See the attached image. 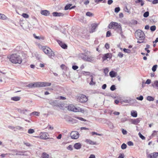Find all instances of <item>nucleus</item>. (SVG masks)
Listing matches in <instances>:
<instances>
[{"instance_id": "1", "label": "nucleus", "mask_w": 158, "mask_h": 158, "mask_svg": "<svg viewBox=\"0 0 158 158\" xmlns=\"http://www.w3.org/2000/svg\"><path fill=\"white\" fill-rule=\"evenodd\" d=\"M108 27L110 29H113L119 33L122 36H123L121 26L118 23L112 22L109 24Z\"/></svg>"}, {"instance_id": "54", "label": "nucleus", "mask_w": 158, "mask_h": 158, "mask_svg": "<svg viewBox=\"0 0 158 158\" xmlns=\"http://www.w3.org/2000/svg\"><path fill=\"white\" fill-rule=\"evenodd\" d=\"M152 154L154 158H156L158 156V153L157 152H154Z\"/></svg>"}, {"instance_id": "4", "label": "nucleus", "mask_w": 158, "mask_h": 158, "mask_svg": "<svg viewBox=\"0 0 158 158\" xmlns=\"http://www.w3.org/2000/svg\"><path fill=\"white\" fill-rule=\"evenodd\" d=\"M42 49L44 52L48 56L51 58L52 56H54L55 54L49 48L44 46L42 47Z\"/></svg>"}, {"instance_id": "56", "label": "nucleus", "mask_w": 158, "mask_h": 158, "mask_svg": "<svg viewBox=\"0 0 158 158\" xmlns=\"http://www.w3.org/2000/svg\"><path fill=\"white\" fill-rule=\"evenodd\" d=\"M130 100L131 101V102L130 103L134 104L136 102V101L135 99H131L130 98Z\"/></svg>"}, {"instance_id": "32", "label": "nucleus", "mask_w": 158, "mask_h": 158, "mask_svg": "<svg viewBox=\"0 0 158 158\" xmlns=\"http://www.w3.org/2000/svg\"><path fill=\"white\" fill-rule=\"evenodd\" d=\"M27 110L26 109H23V110L19 109L18 111L19 112L25 114V112L27 111Z\"/></svg>"}, {"instance_id": "2", "label": "nucleus", "mask_w": 158, "mask_h": 158, "mask_svg": "<svg viewBox=\"0 0 158 158\" xmlns=\"http://www.w3.org/2000/svg\"><path fill=\"white\" fill-rule=\"evenodd\" d=\"M8 58L10 61L13 64H20L22 61L21 57L16 54H13L10 56Z\"/></svg>"}, {"instance_id": "63", "label": "nucleus", "mask_w": 158, "mask_h": 158, "mask_svg": "<svg viewBox=\"0 0 158 158\" xmlns=\"http://www.w3.org/2000/svg\"><path fill=\"white\" fill-rule=\"evenodd\" d=\"M148 157L149 158H154L153 156V155L152 153H151V154H148Z\"/></svg>"}, {"instance_id": "47", "label": "nucleus", "mask_w": 158, "mask_h": 158, "mask_svg": "<svg viewBox=\"0 0 158 158\" xmlns=\"http://www.w3.org/2000/svg\"><path fill=\"white\" fill-rule=\"evenodd\" d=\"M109 72L108 69L107 68H105L104 70V73L105 75H106Z\"/></svg>"}, {"instance_id": "8", "label": "nucleus", "mask_w": 158, "mask_h": 158, "mask_svg": "<svg viewBox=\"0 0 158 158\" xmlns=\"http://www.w3.org/2000/svg\"><path fill=\"white\" fill-rule=\"evenodd\" d=\"M40 82H35L33 83H31L28 84L27 86L30 88L40 87Z\"/></svg>"}, {"instance_id": "10", "label": "nucleus", "mask_w": 158, "mask_h": 158, "mask_svg": "<svg viewBox=\"0 0 158 158\" xmlns=\"http://www.w3.org/2000/svg\"><path fill=\"white\" fill-rule=\"evenodd\" d=\"M48 134L47 132L41 133L40 134V138L42 139H46L48 138Z\"/></svg>"}, {"instance_id": "20", "label": "nucleus", "mask_w": 158, "mask_h": 158, "mask_svg": "<svg viewBox=\"0 0 158 158\" xmlns=\"http://www.w3.org/2000/svg\"><path fill=\"white\" fill-rule=\"evenodd\" d=\"M81 145L80 143H77L74 145V148L76 149H79L81 148Z\"/></svg>"}, {"instance_id": "61", "label": "nucleus", "mask_w": 158, "mask_h": 158, "mask_svg": "<svg viewBox=\"0 0 158 158\" xmlns=\"http://www.w3.org/2000/svg\"><path fill=\"white\" fill-rule=\"evenodd\" d=\"M67 149L69 150H73L72 146L71 145H69L67 147Z\"/></svg>"}, {"instance_id": "24", "label": "nucleus", "mask_w": 158, "mask_h": 158, "mask_svg": "<svg viewBox=\"0 0 158 158\" xmlns=\"http://www.w3.org/2000/svg\"><path fill=\"white\" fill-rule=\"evenodd\" d=\"M71 6H72L71 4H69V5H66L64 7V10H68V9H70L73 8L74 7H75V6H73V7H70Z\"/></svg>"}, {"instance_id": "11", "label": "nucleus", "mask_w": 158, "mask_h": 158, "mask_svg": "<svg viewBox=\"0 0 158 158\" xmlns=\"http://www.w3.org/2000/svg\"><path fill=\"white\" fill-rule=\"evenodd\" d=\"M88 52H89L87 51V52L86 53H80L78 54V57L80 58H81L83 60H85L87 54H88Z\"/></svg>"}, {"instance_id": "29", "label": "nucleus", "mask_w": 158, "mask_h": 158, "mask_svg": "<svg viewBox=\"0 0 158 158\" xmlns=\"http://www.w3.org/2000/svg\"><path fill=\"white\" fill-rule=\"evenodd\" d=\"M49 156V155L45 152L43 153L42 155V157L43 158H48Z\"/></svg>"}, {"instance_id": "30", "label": "nucleus", "mask_w": 158, "mask_h": 158, "mask_svg": "<svg viewBox=\"0 0 158 158\" xmlns=\"http://www.w3.org/2000/svg\"><path fill=\"white\" fill-rule=\"evenodd\" d=\"M7 19L6 16L3 14H0V19L5 20Z\"/></svg>"}, {"instance_id": "35", "label": "nucleus", "mask_w": 158, "mask_h": 158, "mask_svg": "<svg viewBox=\"0 0 158 158\" xmlns=\"http://www.w3.org/2000/svg\"><path fill=\"white\" fill-rule=\"evenodd\" d=\"M86 16H89V17H92L94 15L92 13L90 12H87L86 13Z\"/></svg>"}, {"instance_id": "6", "label": "nucleus", "mask_w": 158, "mask_h": 158, "mask_svg": "<svg viewBox=\"0 0 158 158\" xmlns=\"http://www.w3.org/2000/svg\"><path fill=\"white\" fill-rule=\"evenodd\" d=\"M70 135L72 139H77L79 138V134L77 131H73L71 132Z\"/></svg>"}, {"instance_id": "43", "label": "nucleus", "mask_w": 158, "mask_h": 158, "mask_svg": "<svg viewBox=\"0 0 158 158\" xmlns=\"http://www.w3.org/2000/svg\"><path fill=\"white\" fill-rule=\"evenodd\" d=\"M35 132V131L33 129H29L28 131V132L29 134H32Z\"/></svg>"}, {"instance_id": "9", "label": "nucleus", "mask_w": 158, "mask_h": 158, "mask_svg": "<svg viewBox=\"0 0 158 158\" xmlns=\"http://www.w3.org/2000/svg\"><path fill=\"white\" fill-rule=\"evenodd\" d=\"M95 58L94 56L90 55L87 56V55L85 61L90 62H93L95 60Z\"/></svg>"}, {"instance_id": "28", "label": "nucleus", "mask_w": 158, "mask_h": 158, "mask_svg": "<svg viewBox=\"0 0 158 158\" xmlns=\"http://www.w3.org/2000/svg\"><path fill=\"white\" fill-rule=\"evenodd\" d=\"M49 103L50 104L54 106H56L57 105V101L56 100L55 101H49Z\"/></svg>"}, {"instance_id": "21", "label": "nucleus", "mask_w": 158, "mask_h": 158, "mask_svg": "<svg viewBox=\"0 0 158 158\" xmlns=\"http://www.w3.org/2000/svg\"><path fill=\"white\" fill-rule=\"evenodd\" d=\"M131 115L133 117H136L137 116V112L136 111L132 110L131 111Z\"/></svg>"}, {"instance_id": "37", "label": "nucleus", "mask_w": 158, "mask_h": 158, "mask_svg": "<svg viewBox=\"0 0 158 158\" xmlns=\"http://www.w3.org/2000/svg\"><path fill=\"white\" fill-rule=\"evenodd\" d=\"M127 146L124 143H123L121 146V148L122 149H125L127 148Z\"/></svg>"}, {"instance_id": "12", "label": "nucleus", "mask_w": 158, "mask_h": 158, "mask_svg": "<svg viewBox=\"0 0 158 158\" xmlns=\"http://www.w3.org/2000/svg\"><path fill=\"white\" fill-rule=\"evenodd\" d=\"M98 24L96 23H94L92 24L91 25V31H90V33H93L95 31V29L96 28L98 27Z\"/></svg>"}, {"instance_id": "33", "label": "nucleus", "mask_w": 158, "mask_h": 158, "mask_svg": "<svg viewBox=\"0 0 158 158\" xmlns=\"http://www.w3.org/2000/svg\"><path fill=\"white\" fill-rule=\"evenodd\" d=\"M147 99L149 101H153L154 99L152 97L150 96H148L147 98Z\"/></svg>"}, {"instance_id": "17", "label": "nucleus", "mask_w": 158, "mask_h": 158, "mask_svg": "<svg viewBox=\"0 0 158 158\" xmlns=\"http://www.w3.org/2000/svg\"><path fill=\"white\" fill-rule=\"evenodd\" d=\"M90 77H91V81L89 83V85H94L96 84V82L94 81V76L92 75H90Z\"/></svg>"}, {"instance_id": "40", "label": "nucleus", "mask_w": 158, "mask_h": 158, "mask_svg": "<svg viewBox=\"0 0 158 158\" xmlns=\"http://www.w3.org/2000/svg\"><path fill=\"white\" fill-rule=\"evenodd\" d=\"M149 12L148 11H146L144 13L143 16L144 17L146 18L147 17L149 16Z\"/></svg>"}, {"instance_id": "62", "label": "nucleus", "mask_w": 158, "mask_h": 158, "mask_svg": "<svg viewBox=\"0 0 158 158\" xmlns=\"http://www.w3.org/2000/svg\"><path fill=\"white\" fill-rule=\"evenodd\" d=\"M113 2L112 0H109L108 1L107 3L108 5H110L113 3Z\"/></svg>"}, {"instance_id": "16", "label": "nucleus", "mask_w": 158, "mask_h": 158, "mask_svg": "<svg viewBox=\"0 0 158 158\" xmlns=\"http://www.w3.org/2000/svg\"><path fill=\"white\" fill-rule=\"evenodd\" d=\"M52 15L54 16L55 17H60L63 16H64V14L61 13H58L57 12H53L52 13Z\"/></svg>"}, {"instance_id": "19", "label": "nucleus", "mask_w": 158, "mask_h": 158, "mask_svg": "<svg viewBox=\"0 0 158 158\" xmlns=\"http://www.w3.org/2000/svg\"><path fill=\"white\" fill-rule=\"evenodd\" d=\"M73 112H81L83 113L84 112V110L79 108V107H75L74 110H73Z\"/></svg>"}, {"instance_id": "38", "label": "nucleus", "mask_w": 158, "mask_h": 158, "mask_svg": "<svg viewBox=\"0 0 158 158\" xmlns=\"http://www.w3.org/2000/svg\"><path fill=\"white\" fill-rule=\"evenodd\" d=\"M16 155H24V152L22 151H19L16 153Z\"/></svg>"}, {"instance_id": "25", "label": "nucleus", "mask_w": 158, "mask_h": 158, "mask_svg": "<svg viewBox=\"0 0 158 158\" xmlns=\"http://www.w3.org/2000/svg\"><path fill=\"white\" fill-rule=\"evenodd\" d=\"M20 99V97L18 96L13 97L11 98V99L12 100L17 101H19Z\"/></svg>"}, {"instance_id": "27", "label": "nucleus", "mask_w": 158, "mask_h": 158, "mask_svg": "<svg viewBox=\"0 0 158 158\" xmlns=\"http://www.w3.org/2000/svg\"><path fill=\"white\" fill-rule=\"evenodd\" d=\"M107 124L108 125L109 127L111 129H113L114 127L113 124L111 122H108L107 123Z\"/></svg>"}, {"instance_id": "26", "label": "nucleus", "mask_w": 158, "mask_h": 158, "mask_svg": "<svg viewBox=\"0 0 158 158\" xmlns=\"http://www.w3.org/2000/svg\"><path fill=\"white\" fill-rule=\"evenodd\" d=\"M74 108L75 106H74L73 105H70L68 106V110H69L73 111V110H74Z\"/></svg>"}, {"instance_id": "46", "label": "nucleus", "mask_w": 158, "mask_h": 158, "mask_svg": "<svg viewBox=\"0 0 158 158\" xmlns=\"http://www.w3.org/2000/svg\"><path fill=\"white\" fill-rule=\"evenodd\" d=\"M22 15L23 17L25 18H27L29 17L28 15L26 13L23 14Z\"/></svg>"}, {"instance_id": "36", "label": "nucleus", "mask_w": 158, "mask_h": 158, "mask_svg": "<svg viewBox=\"0 0 158 158\" xmlns=\"http://www.w3.org/2000/svg\"><path fill=\"white\" fill-rule=\"evenodd\" d=\"M123 51L124 52L127 53H130L131 52V51L130 50L126 48H124Z\"/></svg>"}, {"instance_id": "49", "label": "nucleus", "mask_w": 158, "mask_h": 158, "mask_svg": "<svg viewBox=\"0 0 158 158\" xmlns=\"http://www.w3.org/2000/svg\"><path fill=\"white\" fill-rule=\"evenodd\" d=\"M143 97L142 95L140 96L139 97L136 98L137 100L140 101H142L143 99Z\"/></svg>"}, {"instance_id": "55", "label": "nucleus", "mask_w": 158, "mask_h": 158, "mask_svg": "<svg viewBox=\"0 0 158 158\" xmlns=\"http://www.w3.org/2000/svg\"><path fill=\"white\" fill-rule=\"evenodd\" d=\"M75 118L81 120V121H86V120L84 119L83 118H81V117H75Z\"/></svg>"}, {"instance_id": "7", "label": "nucleus", "mask_w": 158, "mask_h": 158, "mask_svg": "<svg viewBox=\"0 0 158 158\" xmlns=\"http://www.w3.org/2000/svg\"><path fill=\"white\" fill-rule=\"evenodd\" d=\"M112 55L111 53H107L104 54L102 57L103 61L106 60H108V59H110L112 57Z\"/></svg>"}, {"instance_id": "60", "label": "nucleus", "mask_w": 158, "mask_h": 158, "mask_svg": "<svg viewBox=\"0 0 158 158\" xmlns=\"http://www.w3.org/2000/svg\"><path fill=\"white\" fill-rule=\"evenodd\" d=\"M111 34V32L110 31H108L106 32V37H109L110 36Z\"/></svg>"}, {"instance_id": "48", "label": "nucleus", "mask_w": 158, "mask_h": 158, "mask_svg": "<svg viewBox=\"0 0 158 158\" xmlns=\"http://www.w3.org/2000/svg\"><path fill=\"white\" fill-rule=\"evenodd\" d=\"M141 2V6H143L144 4V2L142 0H138L137 2Z\"/></svg>"}, {"instance_id": "41", "label": "nucleus", "mask_w": 158, "mask_h": 158, "mask_svg": "<svg viewBox=\"0 0 158 158\" xmlns=\"http://www.w3.org/2000/svg\"><path fill=\"white\" fill-rule=\"evenodd\" d=\"M157 67V65H154L152 68V71L153 72H155L156 71Z\"/></svg>"}, {"instance_id": "58", "label": "nucleus", "mask_w": 158, "mask_h": 158, "mask_svg": "<svg viewBox=\"0 0 158 158\" xmlns=\"http://www.w3.org/2000/svg\"><path fill=\"white\" fill-rule=\"evenodd\" d=\"M125 156L124 155L123 153H121L120 154L118 157L119 158H124Z\"/></svg>"}, {"instance_id": "52", "label": "nucleus", "mask_w": 158, "mask_h": 158, "mask_svg": "<svg viewBox=\"0 0 158 158\" xmlns=\"http://www.w3.org/2000/svg\"><path fill=\"white\" fill-rule=\"evenodd\" d=\"M130 99V98L128 99H125L123 102L125 103H130L131 102Z\"/></svg>"}, {"instance_id": "5", "label": "nucleus", "mask_w": 158, "mask_h": 158, "mask_svg": "<svg viewBox=\"0 0 158 158\" xmlns=\"http://www.w3.org/2000/svg\"><path fill=\"white\" fill-rule=\"evenodd\" d=\"M87 98L83 94H80L78 97L77 100L78 101L81 103H84L87 101Z\"/></svg>"}, {"instance_id": "31", "label": "nucleus", "mask_w": 158, "mask_h": 158, "mask_svg": "<svg viewBox=\"0 0 158 158\" xmlns=\"http://www.w3.org/2000/svg\"><path fill=\"white\" fill-rule=\"evenodd\" d=\"M33 36L36 39L40 40L41 39L43 40L44 39V38L43 37H41V36H37L35 34H33Z\"/></svg>"}, {"instance_id": "3", "label": "nucleus", "mask_w": 158, "mask_h": 158, "mask_svg": "<svg viewBox=\"0 0 158 158\" xmlns=\"http://www.w3.org/2000/svg\"><path fill=\"white\" fill-rule=\"evenodd\" d=\"M136 38L139 40H144L145 38V35L144 32L141 30H138L135 33Z\"/></svg>"}, {"instance_id": "51", "label": "nucleus", "mask_w": 158, "mask_h": 158, "mask_svg": "<svg viewBox=\"0 0 158 158\" xmlns=\"http://www.w3.org/2000/svg\"><path fill=\"white\" fill-rule=\"evenodd\" d=\"M118 56L120 58H122L123 56V54L121 52H119L118 54Z\"/></svg>"}, {"instance_id": "45", "label": "nucleus", "mask_w": 158, "mask_h": 158, "mask_svg": "<svg viewBox=\"0 0 158 158\" xmlns=\"http://www.w3.org/2000/svg\"><path fill=\"white\" fill-rule=\"evenodd\" d=\"M120 10V8L119 7H117L115 8L114 11L116 13H118Z\"/></svg>"}, {"instance_id": "14", "label": "nucleus", "mask_w": 158, "mask_h": 158, "mask_svg": "<svg viewBox=\"0 0 158 158\" xmlns=\"http://www.w3.org/2000/svg\"><path fill=\"white\" fill-rule=\"evenodd\" d=\"M141 120V118H137L134 119H131V123L133 124L136 125L140 122Z\"/></svg>"}, {"instance_id": "57", "label": "nucleus", "mask_w": 158, "mask_h": 158, "mask_svg": "<svg viewBox=\"0 0 158 158\" xmlns=\"http://www.w3.org/2000/svg\"><path fill=\"white\" fill-rule=\"evenodd\" d=\"M122 132L123 134L124 135H126L127 134V131L124 129H122Z\"/></svg>"}, {"instance_id": "44", "label": "nucleus", "mask_w": 158, "mask_h": 158, "mask_svg": "<svg viewBox=\"0 0 158 158\" xmlns=\"http://www.w3.org/2000/svg\"><path fill=\"white\" fill-rule=\"evenodd\" d=\"M116 89L115 86L114 85H112L110 88V89L112 91Z\"/></svg>"}, {"instance_id": "50", "label": "nucleus", "mask_w": 158, "mask_h": 158, "mask_svg": "<svg viewBox=\"0 0 158 158\" xmlns=\"http://www.w3.org/2000/svg\"><path fill=\"white\" fill-rule=\"evenodd\" d=\"M39 113L35 111V112H33L31 113V114L32 115H33L38 116L39 115Z\"/></svg>"}, {"instance_id": "23", "label": "nucleus", "mask_w": 158, "mask_h": 158, "mask_svg": "<svg viewBox=\"0 0 158 158\" xmlns=\"http://www.w3.org/2000/svg\"><path fill=\"white\" fill-rule=\"evenodd\" d=\"M116 73L114 71H112L110 72L109 74L111 77H114L116 76Z\"/></svg>"}, {"instance_id": "18", "label": "nucleus", "mask_w": 158, "mask_h": 158, "mask_svg": "<svg viewBox=\"0 0 158 158\" xmlns=\"http://www.w3.org/2000/svg\"><path fill=\"white\" fill-rule=\"evenodd\" d=\"M41 14L45 16H48L50 14L49 11L47 10H41L40 12Z\"/></svg>"}, {"instance_id": "13", "label": "nucleus", "mask_w": 158, "mask_h": 158, "mask_svg": "<svg viewBox=\"0 0 158 158\" xmlns=\"http://www.w3.org/2000/svg\"><path fill=\"white\" fill-rule=\"evenodd\" d=\"M40 83V87L50 86L51 85V83L47 82H41Z\"/></svg>"}, {"instance_id": "39", "label": "nucleus", "mask_w": 158, "mask_h": 158, "mask_svg": "<svg viewBox=\"0 0 158 158\" xmlns=\"http://www.w3.org/2000/svg\"><path fill=\"white\" fill-rule=\"evenodd\" d=\"M156 29V27L155 26H152L150 27V30L152 31H155Z\"/></svg>"}, {"instance_id": "22", "label": "nucleus", "mask_w": 158, "mask_h": 158, "mask_svg": "<svg viewBox=\"0 0 158 158\" xmlns=\"http://www.w3.org/2000/svg\"><path fill=\"white\" fill-rule=\"evenodd\" d=\"M85 142L87 143H89L91 145H94L96 144L95 142L92 141V140L89 139H86L85 140Z\"/></svg>"}, {"instance_id": "42", "label": "nucleus", "mask_w": 158, "mask_h": 158, "mask_svg": "<svg viewBox=\"0 0 158 158\" xmlns=\"http://www.w3.org/2000/svg\"><path fill=\"white\" fill-rule=\"evenodd\" d=\"M138 135L139 136V137L142 139H145V137L142 134L140 133L139 132L138 133Z\"/></svg>"}, {"instance_id": "15", "label": "nucleus", "mask_w": 158, "mask_h": 158, "mask_svg": "<svg viewBox=\"0 0 158 158\" xmlns=\"http://www.w3.org/2000/svg\"><path fill=\"white\" fill-rule=\"evenodd\" d=\"M57 42L59 44V45L63 48L64 49H66L67 47V46L65 44L62 42L61 41L58 40L57 41Z\"/></svg>"}, {"instance_id": "64", "label": "nucleus", "mask_w": 158, "mask_h": 158, "mask_svg": "<svg viewBox=\"0 0 158 158\" xmlns=\"http://www.w3.org/2000/svg\"><path fill=\"white\" fill-rule=\"evenodd\" d=\"M154 84L158 88V81H155L154 82Z\"/></svg>"}, {"instance_id": "59", "label": "nucleus", "mask_w": 158, "mask_h": 158, "mask_svg": "<svg viewBox=\"0 0 158 158\" xmlns=\"http://www.w3.org/2000/svg\"><path fill=\"white\" fill-rule=\"evenodd\" d=\"M127 120V119L126 118H123L121 119V120L122 122H124Z\"/></svg>"}, {"instance_id": "53", "label": "nucleus", "mask_w": 158, "mask_h": 158, "mask_svg": "<svg viewBox=\"0 0 158 158\" xmlns=\"http://www.w3.org/2000/svg\"><path fill=\"white\" fill-rule=\"evenodd\" d=\"M127 144L129 146H132L134 145L133 143L131 141L128 142L127 143Z\"/></svg>"}, {"instance_id": "34", "label": "nucleus", "mask_w": 158, "mask_h": 158, "mask_svg": "<svg viewBox=\"0 0 158 158\" xmlns=\"http://www.w3.org/2000/svg\"><path fill=\"white\" fill-rule=\"evenodd\" d=\"M94 1L97 3H99V2H102L104 3L106 2V0H94Z\"/></svg>"}]
</instances>
